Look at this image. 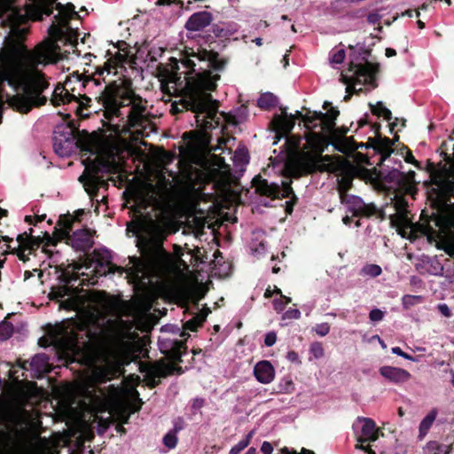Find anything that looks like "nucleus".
Wrapping results in <instances>:
<instances>
[{
  "mask_svg": "<svg viewBox=\"0 0 454 454\" xmlns=\"http://www.w3.org/2000/svg\"><path fill=\"white\" fill-rule=\"evenodd\" d=\"M21 48L24 51L22 60L28 72L27 77L24 78L20 68L12 64L2 73L1 79L15 90L22 89V94L7 95V103L13 110L27 114L34 107L44 106L48 100L42 94L50 86V82L45 74L38 70V67L55 63L56 51L59 48L51 41L39 43L32 51H27L24 45Z\"/></svg>",
  "mask_w": 454,
  "mask_h": 454,
  "instance_id": "f257e3e1",
  "label": "nucleus"
},
{
  "mask_svg": "<svg viewBox=\"0 0 454 454\" xmlns=\"http://www.w3.org/2000/svg\"><path fill=\"white\" fill-rule=\"evenodd\" d=\"M211 44H208L209 49L200 47L197 52L183 58L181 64L189 69L185 76L184 106L214 114L210 103L218 104V101L213 98L211 92L216 90L221 79L219 73L226 69L230 58L220 55Z\"/></svg>",
  "mask_w": 454,
  "mask_h": 454,
  "instance_id": "f03ea898",
  "label": "nucleus"
},
{
  "mask_svg": "<svg viewBox=\"0 0 454 454\" xmlns=\"http://www.w3.org/2000/svg\"><path fill=\"white\" fill-rule=\"evenodd\" d=\"M96 100L102 106L100 111L103 112V116L106 120H102L103 127L110 131V137L121 136V125L112 123V121L121 116L122 107L131 106L126 121L129 128L141 127L145 121L147 101L135 92L130 79L124 78L120 82H109L96 97Z\"/></svg>",
  "mask_w": 454,
  "mask_h": 454,
  "instance_id": "7ed1b4c3",
  "label": "nucleus"
},
{
  "mask_svg": "<svg viewBox=\"0 0 454 454\" xmlns=\"http://www.w3.org/2000/svg\"><path fill=\"white\" fill-rule=\"evenodd\" d=\"M301 150L286 164V176L298 179L316 172L326 171L325 162L332 160L331 155L323 153L331 144V137L321 132H309L305 136Z\"/></svg>",
  "mask_w": 454,
  "mask_h": 454,
  "instance_id": "20e7f679",
  "label": "nucleus"
},
{
  "mask_svg": "<svg viewBox=\"0 0 454 454\" xmlns=\"http://www.w3.org/2000/svg\"><path fill=\"white\" fill-rule=\"evenodd\" d=\"M454 133L450 141L441 144L438 151L445 163H439L440 169H436L434 163L427 161V171L430 173L431 182L435 187L428 191V199L435 207H442L450 203L454 196Z\"/></svg>",
  "mask_w": 454,
  "mask_h": 454,
  "instance_id": "39448f33",
  "label": "nucleus"
},
{
  "mask_svg": "<svg viewBox=\"0 0 454 454\" xmlns=\"http://www.w3.org/2000/svg\"><path fill=\"white\" fill-rule=\"evenodd\" d=\"M368 54V51H364L349 56L348 71L352 74L348 76L341 74L340 76V81L347 85L345 101H348L353 94L359 95L364 91L362 87L356 89V85H369L372 89L378 87L376 74L380 72V65L370 62L367 59Z\"/></svg>",
  "mask_w": 454,
  "mask_h": 454,
  "instance_id": "423d86ee",
  "label": "nucleus"
},
{
  "mask_svg": "<svg viewBox=\"0 0 454 454\" xmlns=\"http://www.w3.org/2000/svg\"><path fill=\"white\" fill-rule=\"evenodd\" d=\"M55 273L58 275V284L51 287V291L48 294V298L51 301H59L67 294H75L79 293V286L75 285L79 280V277L70 271L67 268V264L62 262L56 265Z\"/></svg>",
  "mask_w": 454,
  "mask_h": 454,
  "instance_id": "0eeeda50",
  "label": "nucleus"
},
{
  "mask_svg": "<svg viewBox=\"0 0 454 454\" xmlns=\"http://www.w3.org/2000/svg\"><path fill=\"white\" fill-rule=\"evenodd\" d=\"M73 101L78 103V106L74 110L75 114L82 118H87L90 115V113L83 114V110H89L91 108V98L85 94L81 95L80 92H78L77 95L71 93L67 86H63L62 83L59 82L55 86L51 98V105L54 106H59L61 105L69 104Z\"/></svg>",
  "mask_w": 454,
  "mask_h": 454,
  "instance_id": "6e6552de",
  "label": "nucleus"
},
{
  "mask_svg": "<svg viewBox=\"0 0 454 454\" xmlns=\"http://www.w3.org/2000/svg\"><path fill=\"white\" fill-rule=\"evenodd\" d=\"M168 364L164 359H160L145 365L142 372H145V380L148 387L153 389L158 387L161 383V378L174 374H183V368L177 365L178 364Z\"/></svg>",
  "mask_w": 454,
  "mask_h": 454,
  "instance_id": "1a4fd4ad",
  "label": "nucleus"
},
{
  "mask_svg": "<svg viewBox=\"0 0 454 454\" xmlns=\"http://www.w3.org/2000/svg\"><path fill=\"white\" fill-rule=\"evenodd\" d=\"M56 9L59 11V13L54 16L55 21L49 27V35L52 39H54V43L58 41H62L66 37V30L71 29L69 27V20L71 19H78L79 14L75 12V7L73 4L68 3L67 4H62L60 3L56 4Z\"/></svg>",
  "mask_w": 454,
  "mask_h": 454,
  "instance_id": "9d476101",
  "label": "nucleus"
},
{
  "mask_svg": "<svg viewBox=\"0 0 454 454\" xmlns=\"http://www.w3.org/2000/svg\"><path fill=\"white\" fill-rule=\"evenodd\" d=\"M252 182L258 194L269 197L271 200L280 198L292 199L295 195L292 187V180L282 181L280 186L276 183H269L268 180L258 175L253 178Z\"/></svg>",
  "mask_w": 454,
  "mask_h": 454,
  "instance_id": "9b49d317",
  "label": "nucleus"
},
{
  "mask_svg": "<svg viewBox=\"0 0 454 454\" xmlns=\"http://www.w3.org/2000/svg\"><path fill=\"white\" fill-rule=\"evenodd\" d=\"M442 236L436 243V248L454 256V215L440 218L437 221Z\"/></svg>",
  "mask_w": 454,
  "mask_h": 454,
  "instance_id": "f8f14e48",
  "label": "nucleus"
},
{
  "mask_svg": "<svg viewBox=\"0 0 454 454\" xmlns=\"http://www.w3.org/2000/svg\"><path fill=\"white\" fill-rule=\"evenodd\" d=\"M67 127L70 129V134L76 138L77 146L84 152H91L106 137V134H98V132L89 134L86 130L80 131L77 121L74 120H70Z\"/></svg>",
  "mask_w": 454,
  "mask_h": 454,
  "instance_id": "ddd939ff",
  "label": "nucleus"
},
{
  "mask_svg": "<svg viewBox=\"0 0 454 454\" xmlns=\"http://www.w3.org/2000/svg\"><path fill=\"white\" fill-rule=\"evenodd\" d=\"M184 340H170L167 339L160 341V348L168 359L173 363L180 364L183 362L182 356L187 351L186 340L190 337V334L186 332L181 333Z\"/></svg>",
  "mask_w": 454,
  "mask_h": 454,
  "instance_id": "4468645a",
  "label": "nucleus"
},
{
  "mask_svg": "<svg viewBox=\"0 0 454 454\" xmlns=\"http://www.w3.org/2000/svg\"><path fill=\"white\" fill-rule=\"evenodd\" d=\"M123 55L117 52L114 58H109L103 66H98L96 67L95 71L89 74V78L84 82H91L94 86H98L102 82H105V78L103 77L105 74H116L119 62L122 61Z\"/></svg>",
  "mask_w": 454,
  "mask_h": 454,
  "instance_id": "2eb2a0df",
  "label": "nucleus"
},
{
  "mask_svg": "<svg viewBox=\"0 0 454 454\" xmlns=\"http://www.w3.org/2000/svg\"><path fill=\"white\" fill-rule=\"evenodd\" d=\"M361 426L360 433L356 435V441L359 443L375 442L379 438L380 429L376 423L369 418L359 417L354 427Z\"/></svg>",
  "mask_w": 454,
  "mask_h": 454,
  "instance_id": "dca6fc26",
  "label": "nucleus"
},
{
  "mask_svg": "<svg viewBox=\"0 0 454 454\" xmlns=\"http://www.w3.org/2000/svg\"><path fill=\"white\" fill-rule=\"evenodd\" d=\"M69 245L76 251L88 252L94 245L92 232L88 228L77 230L68 238Z\"/></svg>",
  "mask_w": 454,
  "mask_h": 454,
  "instance_id": "f3484780",
  "label": "nucleus"
},
{
  "mask_svg": "<svg viewBox=\"0 0 454 454\" xmlns=\"http://www.w3.org/2000/svg\"><path fill=\"white\" fill-rule=\"evenodd\" d=\"M399 137L395 135L393 140L387 137H382L380 136L371 140V144L369 145H372L374 152L380 154L379 166L383 165L384 161L394 153L393 145L395 141H397Z\"/></svg>",
  "mask_w": 454,
  "mask_h": 454,
  "instance_id": "a211bd4d",
  "label": "nucleus"
},
{
  "mask_svg": "<svg viewBox=\"0 0 454 454\" xmlns=\"http://www.w3.org/2000/svg\"><path fill=\"white\" fill-rule=\"evenodd\" d=\"M184 87L183 88L182 90V98L179 101H175L172 103L171 105V113L176 114H178V113H182L184 112V110L186 111H192L193 113L196 114L195 115V118H196V121L198 124H200V122H203L205 121V119H209L211 121H214L215 118L216 117V114H217V107H218V104H215V103H210V109H214V114H212V113H210L209 111H205V112H200V111H194L191 108H188V107H184V104H183V99H184Z\"/></svg>",
  "mask_w": 454,
  "mask_h": 454,
  "instance_id": "6ab92c4d",
  "label": "nucleus"
},
{
  "mask_svg": "<svg viewBox=\"0 0 454 454\" xmlns=\"http://www.w3.org/2000/svg\"><path fill=\"white\" fill-rule=\"evenodd\" d=\"M213 20L211 12L201 11L190 16L184 27L189 31H200L207 27Z\"/></svg>",
  "mask_w": 454,
  "mask_h": 454,
  "instance_id": "aec40b11",
  "label": "nucleus"
},
{
  "mask_svg": "<svg viewBox=\"0 0 454 454\" xmlns=\"http://www.w3.org/2000/svg\"><path fill=\"white\" fill-rule=\"evenodd\" d=\"M380 373L382 377L395 384L406 382L411 377L408 371L392 366L380 367Z\"/></svg>",
  "mask_w": 454,
  "mask_h": 454,
  "instance_id": "412c9836",
  "label": "nucleus"
},
{
  "mask_svg": "<svg viewBox=\"0 0 454 454\" xmlns=\"http://www.w3.org/2000/svg\"><path fill=\"white\" fill-rule=\"evenodd\" d=\"M254 374L259 382L268 384L274 380L275 369L270 361L262 360L254 365Z\"/></svg>",
  "mask_w": 454,
  "mask_h": 454,
  "instance_id": "4be33fe9",
  "label": "nucleus"
},
{
  "mask_svg": "<svg viewBox=\"0 0 454 454\" xmlns=\"http://www.w3.org/2000/svg\"><path fill=\"white\" fill-rule=\"evenodd\" d=\"M341 178L338 180V191L340 194L341 202H344L346 192L351 189L355 175L350 170L349 166L346 165V160L340 164Z\"/></svg>",
  "mask_w": 454,
  "mask_h": 454,
  "instance_id": "5701e85b",
  "label": "nucleus"
},
{
  "mask_svg": "<svg viewBox=\"0 0 454 454\" xmlns=\"http://www.w3.org/2000/svg\"><path fill=\"white\" fill-rule=\"evenodd\" d=\"M346 165L349 166V168L353 171L355 177H359L366 182L378 181L379 177L381 176V173L376 168L368 169L362 166H354L348 160H346Z\"/></svg>",
  "mask_w": 454,
  "mask_h": 454,
  "instance_id": "b1692460",
  "label": "nucleus"
},
{
  "mask_svg": "<svg viewBox=\"0 0 454 454\" xmlns=\"http://www.w3.org/2000/svg\"><path fill=\"white\" fill-rule=\"evenodd\" d=\"M379 171L381 173L379 180H381L384 183L389 184V188L402 192V180H404L403 172L395 168L389 170L387 174H385L382 170Z\"/></svg>",
  "mask_w": 454,
  "mask_h": 454,
  "instance_id": "393cba45",
  "label": "nucleus"
},
{
  "mask_svg": "<svg viewBox=\"0 0 454 454\" xmlns=\"http://www.w3.org/2000/svg\"><path fill=\"white\" fill-rule=\"evenodd\" d=\"M71 237L69 231L63 227L55 226L52 236L49 232H44V238L46 239L45 247H56L57 244L61 240H66V243L69 245L68 238Z\"/></svg>",
  "mask_w": 454,
  "mask_h": 454,
  "instance_id": "a878e982",
  "label": "nucleus"
},
{
  "mask_svg": "<svg viewBox=\"0 0 454 454\" xmlns=\"http://www.w3.org/2000/svg\"><path fill=\"white\" fill-rule=\"evenodd\" d=\"M106 168V166L101 161H90V164L86 165L82 174L85 176V181L91 180V184L95 187L96 184H96V180H98V177L103 176V172Z\"/></svg>",
  "mask_w": 454,
  "mask_h": 454,
  "instance_id": "bb28decb",
  "label": "nucleus"
},
{
  "mask_svg": "<svg viewBox=\"0 0 454 454\" xmlns=\"http://www.w3.org/2000/svg\"><path fill=\"white\" fill-rule=\"evenodd\" d=\"M77 286H79V293L78 294H67V298L66 300H61L60 298L58 302H59V309L66 310H77L80 306V294L83 291L82 286H85L84 280L80 282ZM54 301H57L55 300Z\"/></svg>",
  "mask_w": 454,
  "mask_h": 454,
  "instance_id": "cd10ccee",
  "label": "nucleus"
},
{
  "mask_svg": "<svg viewBox=\"0 0 454 454\" xmlns=\"http://www.w3.org/2000/svg\"><path fill=\"white\" fill-rule=\"evenodd\" d=\"M282 110V114L274 115L272 124L279 130L290 132L295 125L294 120L286 114V108Z\"/></svg>",
  "mask_w": 454,
  "mask_h": 454,
  "instance_id": "c85d7f7f",
  "label": "nucleus"
},
{
  "mask_svg": "<svg viewBox=\"0 0 454 454\" xmlns=\"http://www.w3.org/2000/svg\"><path fill=\"white\" fill-rule=\"evenodd\" d=\"M89 77H90L89 74H86V73L80 74L78 71L73 72L67 77L65 82L62 84H63V86H67V88L69 90V92L74 93V91L76 90V88L73 85V83H74V82L81 83V87H82L83 89H86L87 86L90 85V83H92L91 82H84Z\"/></svg>",
  "mask_w": 454,
  "mask_h": 454,
  "instance_id": "c756f323",
  "label": "nucleus"
},
{
  "mask_svg": "<svg viewBox=\"0 0 454 454\" xmlns=\"http://www.w3.org/2000/svg\"><path fill=\"white\" fill-rule=\"evenodd\" d=\"M307 111V116L304 118L303 124L306 129V131L304 133V137L309 132H316L315 129L319 128L321 125L320 120L322 119L320 112L317 111H310L309 109H306Z\"/></svg>",
  "mask_w": 454,
  "mask_h": 454,
  "instance_id": "7c9ffc66",
  "label": "nucleus"
},
{
  "mask_svg": "<svg viewBox=\"0 0 454 454\" xmlns=\"http://www.w3.org/2000/svg\"><path fill=\"white\" fill-rule=\"evenodd\" d=\"M79 182L83 184L85 191L90 196L91 199H95L98 197L99 188L106 186L107 184L103 176L98 177V180H96V186L94 187L91 184V180L85 181V176L82 175L79 177Z\"/></svg>",
  "mask_w": 454,
  "mask_h": 454,
  "instance_id": "2f4dec72",
  "label": "nucleus"
},
{
  "mask_svg": "<svg viewBox=\"0 0 454 454\" xmlns=\"http://www.w3.org/2000/svg\"><path fill=\"white\" fill-rule=\"evenodd\" d=\"M331 145L340 153H346L348 151L353 152V146H356V141L353 137H345L343 138H331Z\"/></svg>",
  "mask_w": 454,
  "mask_h": 454,
  "instance_id": "473e14b6",
  "label": "nucleus"
},
{
  "mask_svg": "<svg viewBox=\"0 0 454 454\" xmlns=\"http://www.w3.org/2000/svg\"><path fill=\"white\" fill-rule=\"evenodd\" d=\"M278 104V98L271 92L262 93L257 99V106L262 110H270Z\"/></svg>",
  "mask_w": 454,
  "mask_h": 454,
  "instance_id": "72a5a7b5",
  "label": "nucleus"
},
{
  "mask_svg": "<svg viewBox=\"0 0 454 454\" xmlns=\"http://www.w3.org/2000/svg\"><path fill=\"white\" fill-rule=\"evenodd\" d=\"M348 207V211L352 213L353 216H358L362 207L364 205V201L358 196L349 195L344 198V202Z\"/></svg>",
  "mask_w": 454,
  "mask_h": 454,
  "instance_id": "f704fd0d",
  "label": "nucleus"
},
{
  "mask_svg": "<svg viewBox=\"0 0 454 454\" xmlns=\"http://www.w3.org/2000/svg\"><path fill=\"white\" fill-rule=\"evenodd\" d=\"M369 107L373 115L383 117L386 121H391L392 113L387 108L381 101H378L375 105L369 103Z\"/></svg>",
  "mask_w": 454,
  "mask_h": 454,
  "instance_id": "c9c22d12",
  "label": "nucleus"
},
{
  "mask_svg": "<svg viewBox=\"0 0 454 454\" xmlns=\"http://www.w3.org/2000/svg\"><path fill=\"white\" fill-rule=\"evenodd\" d=\"M98 269L97 270V272L100 275H107V274H114L115 272H118L120 274H122L125 270L121 266H117L114 264L112 262H106V263L103 262H99L98 263Z\"/></svg>",
  "mask_w": 454,
  "mask_h": 454,
  "instance_id": "e433bc0d",
  "label": "nucleus"
},
{
  "mask_svg": "<svg viewBox=\"0 0 454 454\" xmlns=\"http://www.w3.org/2000/svg\"><path fill=\"white\" fill-rule=\"evenodd\" d=\"M206 314H197L196 316L192 317L191 319L186 321L183 327L185 331H191V332H196L199 327H201L206 321L207 317Z\"/></svg>",
  "mask_w": 454,
  "mask_h": 454,
  "instance_id": "4c0bfd02",
  "label": "nucleus"
},
{
  "mask_svg": "<svg viewBox=\"0 0 454 454\" xmlns=\"http://www.w3.org/2000/svg\"><path fill=\"white\" fill-rule=\"evenodd\" d=\"M375 215H378V217L381 220L385 219L384 211L379 210L373 203H364L357 217H371Z\"/></svg>",
  "mask_w": 454,
  "mask_h": 454,
  "instance_id": "58836bf2",
  "label": "nucleus"
},
{
  "mask_svg": "<svg viewBox=\"0 0 454 454\" xmlns=\"http://www.w3.org/2000/svg\"><path fill=\"white\" fill-rule=\"evenodd\" d=\"M46 364L47 357L43 354H37L34 356L29 362L30 368L35 370L37 372H43Z\"/></svg>",
  "mask_w": 454,
  "mask_h": 454,
  "instance_id": "ea45409f",
  "label": "nucleus"
},
{
  "mask_svg": "<svg viewBox=\"0 0 454 454\" xmlns=\"http://www.w3.org/2000/svg\"><path fill=\"white\" fill-rule=\"evenodd\" d=\"M11 315L12 314H8L0 324V339L2 340H8L13 333L14 326L11 322L7 321V318H9Z\"/></svg>",
  "mask_w": 454,
  "mask_h": 454,
  "instance_id": "a19ab883",
  "label": "nucleus"
},
{
  "mask_svg": "<svg viewBox=\"0 0 454 454\" xmlns=\"http://www.w3.org/2000/svg\"><path fill=\"white\" fill-rule=\"evenodd\" d=\"M254 434V431H250L244 439H242L238 444L234 445L231 450L230 454H240L242 450H244L251 442V440Z\"/></svg>",
  "mask_w": 454,
  "mask_h": 454,
  "instance_id": "79ce46f5",
  "label": "nucleus"
},
{
  "mask_svg": "<svg viewBox=\"0 0 454 454\" xmlns=\"http://www.w3.org/2000/svg\"><path fill=\"white\" fill-rule=\"evenodd\" d=\"M435 419V413L430 412L428 413L420 422L419 425V435L424 436L428 432L429 428L432 427L433 422Z\"/></svg>",
  "mask_w": 454,
  "mask_h": 454,
  "instance_id": "37998d69",
  "label": "nucleus"
},
{
  "mask_svg": "<svg viewBox=\"0 0 454 454\" xmlns=\"http://www.w3.org/2000/svg\"><path fill=\"white\" fill-rule=\"evenodd\" d=\"M415 172L410 170L408 173H403L404 180H402V192H410L415 184Z\"/></svg>",
  "mask_w": 454,
  "mask_h": 454,
  "instance_id": "c03bdc74",
  "label": "nucleus"
},
{
  "mask_svg": "<svg viewBox=\"0 0 454 454\" xmlns=\"http://www.w3.org/2000/svg\"><path fill=\"white\" fill-rule=\"evenodd\" d=\"M323 108L326 110V113L320 112L322 118H328L333 121H336L337 117L340 114V111L337 107L332 106V104L330 102H325L323 105Z\"/></svg>",
  "mask_w": 454,
  "mask_h": 454,
  "instance_id": "a18cd8bd",
  "label": "nucleus"
},
{
  "mask_svg": "<svg viewBox=\"0 0 454 454\" xmlns=\"http://www.w3.org/2000/svg\"><path fill=\"white\" fill-rule=\"evenodd\" d=\"M56 0H43L38 4V11L42 15L51 16L54 11Z\"/></svg>",
  "mask_w": 454,
  "mask_h": 454,
  "instance_id": "49530a36",
  "label": "nucleus"
},
{
  "mask_svg": "<svg viewBox=\"0 0 454 454\" xmlns=\"http://www.w3.org/2000/svg\"><path fill=\"white\" fill-rule=\"evenodd\" d=\"M28 240L29 241L27 243V249H28L29 254L35 252L42 244L45 245L46 242V239L44 238V236L29 238Z\"/></svg>",
  "mask_w": 454,
  "mask_h": 454,
  "instance_id": "de8ad7c7",
  "label": "nucleus"
},
{
  "mask_svg": "<svg viewBox=\"0 0 454 454\" xmlns=\"http://www.w3.org/2000/svg\"><path fill=\"white\" fill-rule=\"evenodd\" d=\"M362 272L364 275L370 276L372 278H376L380 276L382 272L381 268L377 264H366L363 269Z\"/></svg>",
  "mask_w": 454,
  "mask_h": 454,
  "instance_id": "09e8293b",
  "label": "nucleus"
},
{
  "mask_svg": "<svg viewBox=\"0 0 454 454\" xmlns=\"http://www.w3.org/2000/svg\"><path fill=\"white\" fill-rule=\"evenodd\" d=\"M74 219L70 215H62L59 216L57 226L63 227L71 231Z\"/></svg>",
  "mask_w": 454,
  "mask_h": 454,
  "instance_id": "8fccbe9b",
  "label": "nucleus"
},
{
  "mask_svg": "<svg viewBox=\"0 0 454 454\" xmlns=\"http://www.w3.org/2000/svg\"><path fill=\"white\" fill-rule=\"evenodd\" d=\"M321 125L319 126L321 133L324 134V132H333L335 129V121L328 119V118H322L319 122Z\"/></svg>",
  "mask_w": 454,
  "mask_h": 454,
  "instance_id": "3c124183",
  "label": "nucleus"
},
{
  "mask_svg": "<svg viewBox=\"0 0 454 454\" xmlns=\"http://www.w3.org/2000/svg\"><path fill=\"white\" fill-rule=\"evenodd\" d=\"M178 439L176 433L169 431L162 440L163 444L168 449H174L177 444Z\"/></svg>",
  "mask_w": 454,
  "mask_h": 454,
  "instance_id": "603ef678",
  "label": "nucleus"
},
{
  "mask_svg": "<svg viewBox=\"0 0 454 454\" xmlns=\"http://www.w3.org/2000/svg\"><path fill=\"white\" fill-rule=\"evenodd\" d=\"M309 351L317 359L321 358L325 356V349L323 348V344L318 341L311 343Z\"/></svg>",
  "mask_w": 454,
  "mask_h": 454,
  "instance_id": "864d4df0",
  "label": "nucleus"
},
{
  "mask_svg": "<svg viewBox=\"0 0 454 454\" xmlns=\"http://www.w3.org/2000/svg\"><path fill=\"white\" fill-rule=\"evenodd\" d=\"M422 301V297L419 295L405 294L402 298V302L404 308H409Z\"/></svg>",
  "mask_w": 454,
  "mask_h": 454,
  "instance_id": "5fc2aeb1",
  "label": "nucleus"
},
{
  "mask_svg": "<svg viewBox=\"0 0 454 454\" xmlns=\"http://www.w3.org/2000/svg\"><path fill=\"white\" fill-rule=\"evenodd\" d=\"M330 329H331V326H330V324H328V323L317 324L313 327V330L317 333V334L321 337L327 335L330 332Z\"/></svg>",
  "mask_w": 454,
  "mask_h": 454,
  "instance_id": "6e6d98bb",
  "label": "nucleus"
},
{
  "mask_svg": "<svg viewBox=\"0 0 454 454\" xmlns=\"http://www.w3.org/2000/svg\"><path fill=\"white\" fill-rule=\"evenodd\" d=\"M13 10L12 2L10 0H0V19L7 12Z\"/></svg>",
  "mask_w": 454,
  "mask_h": 454,
  "instance_id": "4d7b16f0",
  "label": "nucleus"
},
{
  "mask_svg": "<svg viewBox=\"0 0 454 454\" xmlns=\"http://www.w3.org/2000/svg\"><path fill=\"white\" fill-rule=\"evenodd\" d=\"M26 251H28V249H25L24 247H15L12 248L9 253L16 254L19 260L22 261L23 262H26L29 261L28 254H25Z\"/></svg>",
  "mask_w": 454,
  "mask_h": 454,
  "instance_id": "13d9d810",
  "label": "nucleus"
},
{
  "mask_svg": "<svg viewBox=\"0 0 454 454\" xmlns=\"http://www.w3.org/2000/svg\"><path fill=\"white\" fill-rule=\"evenodd\" d=\"M346 57V52L343 49H340L334 52H333L331 56V61L334 64H341Z\"/></svg>",
  "mask_w": 454,
  "mask_h": 454,
  "instance_id": "bf43d9fd",
  "label": "nucleus"
},
{
  "mask_svg": "<svg viewBox=\"0 0 454 454\" xmlns=\"http://www.w3.org/2000/svg\"><path fill=\"white\" fill-rule=\"evenodd\" d=\"M403 148L406 150V155L404 156V160L407 163H411V164L414 165L416 168L421 169L422 167L420 166V162L414 158L411 151L407 146H403Z\"/></svg>",
  "mask_w": 454,
  "mask_h": 454,
  "instance_id": "052dcab7",
  "label": "nucleus"
},
{
  "mask_svg": "<svg viewBox=\"0 0 454 454\" xmlns=\"http://www.w3.org/2000/svg\"><path fill=\"white\" fill-rule=\"evenodd\" d=\"M53 148L55 153L61 157L67 155L69 153V150L62 145V142L57 139L54 140Z\"/></svg>",
  "mask_w": 454,
  "mask_h": 454,
  "instance_id": "680f3d73",
  "label": "nucleus"
},
{
  "mask_svg": "<svg viewBox=\"0 0 454 454\" xmlns=\"http://www.w3.org/2000/svg\"><path fill=\"white\" fill-rule=\"evenodd\" d=\"M384 312L380 309H373L369 313V318L372 322H379L384 318Z\"/></svg>",
  "mask_w": 454,
  "mask_h": 454,
  "instance_id": "e2e57ef3",
  "label": "nucleus"
},
{
  "mask_svg": "<svg viewBox=\"0 0 454 454\" xmlns=\"http://www.w3.org/2000/svg\"><path fill=\"white\" fill-rule=\"evenodd\" d=\"M212 32L215 37L219 38L226 37L228 35V31L218 24H214L212 26Z\"/></svg>",
  "mask_w": 454,
  "mask_h": 454,
  "instance_id": "0e129e2a",
  "label": "nucleus"
},
{
  "mask_svg": "<svg viewBox=\"0 0 454 454\" xmlns=\"http://www.w3.org/2000/svg\"><path fill=\"white\" fill-rule=\"evenodd\" d=\"M300 317L301 311L297 309H289L283 315V319H298Z\"/></svg>",
  "mask_w": 454,
  "mask_h": 454,
  "instance_id": "69168bd1",
  "label": "nucleus"
},
{
  "mask_svg": "<svg viewBox=\"0 0 454 454\" xmlns=\"http://www.w3.org/2000/svg\"><path fill=\"white\" fill-rule=\"evenodd\" d=\"M278 387L280 393H291L294 390V383L292 380H286L285 383H280Z\"/></svg>",
  "mask_w": 454,
  "mask_h": 454,
  "instance_id": "338daca9",
  "label": "nucleus"
},
{
  "mask_svg": "<svg viewBox=\"0 0 454 454\" xmlns=\"http://www.w3.org/2000/svg\"><path fill=\"white\" fill-rule=\"evenodd\" d=\"M298 203V197L294 195L290 200L286 202L285 212L286 215H292L294 206Z\"/></svg>",
  "mask_w": 454,
  "mask_h": 454,
  "instance_id": "774afa93",
  "label": "nucleus"
}]
</instances>
